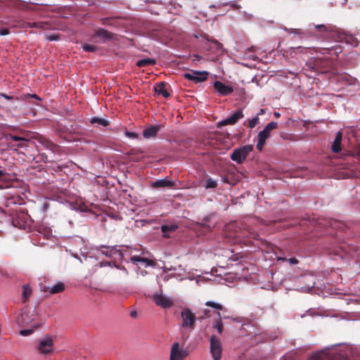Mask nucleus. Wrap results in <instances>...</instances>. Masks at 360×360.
Listing matches in <instances>:
<instances>
[{"mask_svg": "<svg viewBox=\"0 0 360 360\" xmlns=\"http://www.w3.org/2000/svg\"><path fill=\"white\" fill-rule=\"evenodd\" d=\"M252 150H253V146L251 145H246V146H243L242 147L238 148L233 151V153L231 155V159L233 161H234L238 164H241L245 160L248 154Z\"/></svg>", "mask_w": 360, "mask_h": 360, "instance_id": "f257e3e1", "label": "nucleus"}, {"mask_svg": "<svg viewBox=\"0 0 360 360\" xmlns=\"http://www.w3.org/2000/svg\"><path fill=\"white\" fill-rule=\"evenodd\" d=\"M153 300L156 305L166 309L173 305V300L171 297L164 295L162 292H155L153 295Z\"/></svg>", "mask_w": 360, "mask_h": 360, "instance_id": "f03ea898", "label": "nucleus"}, {"mask_svg": "<svg viewBox=\"0 0 360 360\" xmlns=\"http://www.w3.org/2000/svg\"><path fill=\"white\" fill-rule=\"evenodd\" d=\"M53 339L50 336H46L41 339L38 346V351L41 354H50L53 352Z\"/></svg>", "mask_w": 360, "mask_h": 360, "instance_id": "7ed1b4c3", "label": "nucleus"}, {"mask_svg": "<svg viewBox=\"0 0 360 360\" xmlns=\"http://www.w3.org/2000/svg\"><path fill=\"white\" fill-rule=\"evenodd\" d=\"M188 352L180 347L176 342L172 344L170 352V360H183L188 355Z\"/></svg>", "mask_w": 360, "mask_h": 360, "instance_id": "20e7f679", "label": "nucleus"}, {"mask_svg": "<svg viewBox=\"0 0 360 360\" xmlns=\"http://www.w3.org/2000/svg\"><path fill=\"white\" fill-rule=\"evenodd\" d=\"M184 77L195 83H199L207 80L208 72L207 71H192L184 75Z\"/></svg>", "mask_w": 360, "mask_h": 360, "instance_id": "39448f33", "label": "nucleus"}, {"mask_svg": "<svg viewBox=\"0 0 360 360\" xmlns=\"http://www.w3.org/2000/svg\"><path fill=\"white\" fill-rule=\"evenodd\" d=\"M210 349L214 360H219L221 355V346L220 341L214 336L210 338Z\"/></svg>", "mask_w": 360, "mask_h": 360, "instance_id": "423d86ee", "label": "nucleus"}, {"mask_svg": "<svg viewBox=\"0 0 360 360\" xmlns=\"http://www.w3.org/2000/svg\"><path fill=\"white\" fill-rule=\"evenodd\" d=\"M181 316L183 319V326L186 327H191L195 319V314L191 312L189 309H184L181 312Z\"/></svg>", "mask_w": 360, "mask_h": 360, "instance_id": "0eeeda50", "label": "nucleus"}, {"mask_svg": "<svg viewBox=\"0 0 360 360\" xmlns=\"http://www.w3.org/2000/svg\"><path fill=\"white\" fill-rule=\"evenodd\" d=\"M214 89L221 96L229 95L233 91L231 86H226L219 81H217L214 83Z\"/></svg>", "mask_w": 360, "mask_h": 360, "instance_id": "6e6552de", "label": "nucleus"}, {"mask_svg": "<svg viewBox=\"0 0 360 360\" xmlns=\"http://www.w3.org/2000/svg\"><path fill=\"white\" fill-rule=\"evenodd\" d=\"M243 117V111L242 110H237L233 115H231L230 117H229L226 119L221 121L219 124L221 126H224V125H227V124H233L238 120L242 118Z\"/></svg>", "mask_w": 360, "mask_h": 360, "instance_id": "1a4fd4ad", "label": "nucleus"}, {"mask_svg": "<svg viewBox=\"0 0 360 360\" xmlns=\"http://www.w3.org/2000/svg\"><path fill=\"white\" fill-rule=\"evenodd\" d=\"M132 262H140L142 263L145 266H153L155 262L149 259L141 257L139 256H134L131 258Z\"/></svg>", "mask_w": 360, "mask_h": 360, "instance_id": "9d476101", "label": "nucleus"}, {"mask_svg": "<svg viewBox=\"0 0 360 360\" xmlns=\"http://www.w3.org/2000/svg\"><path fill=\"white\" fill-rule=\"evenodd\" d=\"M154 89L158 95H161L165 98H168L169 96V94L165 89V85L164 83L156 84L154 87Z\"/></svg>", "mask_w": 360, "mask_h": 360, "instance_id": "9b49d317", "label": "nucleus"}, {"mask_svg": "<svg viewBox=\"0 0 360 360\" xmlns=\"http://www.w3.org/2000/svg\"><path fill=\"white\" fill-rule=\"evenodd\" d=\"M159 130V127L157 126H153L146 129L143 132V136L146 139H150L156 136L157 132Z\"/></svg>", "mask_w": 360, "mask_h": 360, "instance_id": "f8f14e48", "label": "nucleus"}, {"mask_svg": "<svg viewBox=\"0 0 360 360\" xmlns=\"http://www.w3.org/2000/svg\"><path fill=\"white\" fill-rule=\"evenodd\" d=\"M65 290V285L63 282L58 281L51 287L49 288L48 291L51 294H56L63 292Z\"/></svg>", "mask_w": 360, "mask_h": 360, "instance_id": "ddd939ff", "label": "nucleus"}, {"mask_svg": "<svg viewBox=\"0 0 360 360\" xmlns=\"http://www.w3.org/2000/svg\"><path fill=\"white\" fill-rule=\"evenodd\" d=\"M341 141H342V134L338 132L336 135V137L334 140L333 144L332 146V150L335 153H338L341 150Z\"/></svg>", "mask_w": 360, "mask_h": 360, "instance_id": "4468645a", "label": "nucleus"}, {"mask_svg": "<svg viewBox=\"0 0 360 360\" xmlns=\"http://www.w3.org/2000/svg\"><path fill=\"white\" fill-rule=\"evenodd\" d=\"M153 187L173 186V181L168 179H159L152 183Z\"/></svg>", "mask_w": 360, "mask_h": 360, "instance_id": "2eb2a0df", "label": "nucleus"}, {"mask_svg": "<svg viewBox=\"0 0 360 360\" xmlns=\"http://www.w3.org/2000/svg\"><path fill=\"white\" fill-rule=\"evenodd\" d=\"M155 63V60L152 58H145L137 61L136 65L139 67H145L148 65H152Z\"/></svg>", "mask_w": 360, "mask_h": 360, "instance_id": "dca6fc26", "label": "nucleus"}, {"mask_svg": "<svg viewBox=\"0 0 360 360\" xmlns=\"http://www.w3.org/2000/svg\"><path fill=\"white\" fill-rule=\"evenodd\" d=\"M91 122L93 124L97 123V124H101L103 126H107L108 124V123H109V122L108 120H103V119H101V118H98V117L92 118Z\"/></svg>", "mask_w": 360, "mask_h": 360, "instance_id": "f3484780", "label": "nucleus"}, {"mask_svg": "<svg viewBox=\"0 0 360 360\" xmlns=\"http://www.w3.org/2000/svg\"><path fill=\"white\" fill-rule=\"evenodd\" d=\"M270 135H271V133H269V131H267L266 130H265L264 129L262 131H261L258 134L257 138H259L261 139L266 141L267 139H269L270 137Z\"/></svg>", "mask_w": 360, "mask_h": 360, "instance_id": "a211bd4d", "label": "nucleus"}, {"mask_svg": "<svg viewBox=\"0 0 360 360\" xmlns=\"http://www.w3.org/2000/svg\"><path fill=\"white\" fill-rule=\"evenodd\" d=\"M205 304L207 307H210L217 309L218 310H221L222 309V305L221 304L217 303V302H212V301H207V302H206Z\"/></svg>", "mask_w": 360, "mask_h": 360, "instance_id": "6ab92c4d", "label": "nucleus"}, {"mask_svg": "<svg viewBox=\"0 0 360 360\" xmlns=\"http://www.w3.org/2000/svg\"><path fill=\"white\" fill-rule=\"evenodd\" d=\"M277 126H278V124L277 122H271L270 123H269L264 129L265 130H266L267 131H269V133H271V131L274 129H276L277 128Z\"/></svg>", "mask_w": 360, "mask_h": 360, "instance_id": "aec40b11", "label": "nucleus"}, {"mask_svg": "<svg viewBox=\"0 0 360 360\" xmlns=\"http://www.w3.org/2000/svg\"><path fill=\"white\" fill-rule=\"evenodd\" d=\"M82 49L84 51L86 52H94L97 49V48L94 45L91 44H84V46H82Z\"/></svg>", "mask_w": 360, "mask_h": 360, "instance_id": "412c9836", "label": "nucleus"}, {"mask_svg": "<svg viewBox=\"0 0 360 360\" xmlns=\"http://www.w3.org/2000/svg\"><path fill=\"white\" fill-rule=\"evenodd\" d=\"M259 117L258 115L253 117L252 120L249 121L248 126L250 128L255 127L259 123Z\"/></svg>", "mask_w": 360, "mask_h": 360, "instance_id": "4be33fe9", "label": "nucleus"}, {"mask_svg": "<svg viewBox=\"0 0 360 360\" xmlns=\"http://www.w3.org/2000/svg\"><path fill=\"white\" fill-rule=\"evenodd\" d=\"M266 141L261 139L259 138H257V143L256 145V147L259 151H262V148L265 144Z\"/></svg>", "mask_w": 360, "mask_h": 360, "instance_id": "5701e85b", "label": "nucleus"}, {"mask_svg": "<svg viewBox=\"0 0 360 360\" xmlns=\"http://www.w3.org/2000/svg\"><path fill=\"white\" fill-rule=\"evenodd\" d=\"M32 293V290L30 288L25 286L23 288L22 295L25 300L28 299Z\"/></svg>", "mask_w": 360, "mask_h": 360, "instance_id": "b1692460", "label": "nucleus"}, {"mask_svg": "<svg viewBox=\"0 0 360 360\" xmlns=\"http://www.w3.org/2000/svg\"><path fill=\"white\" fill-rule=\"evenodd\" d=\"M217 181H214V180H212V179H208L206 182V186L205 187L207 188H215L217 186Z\"/></svg>", "mask_w": 360, "mask_h": 360, "instance_id": "393cba45", "label": "nucleus"}, {"mask_svg": "<svg viewBox=\"0 0 360 360\" xmlns=\"http://www.w3.org/2000/svg\"><path fill=\"white\" fill-rule=\"evenodd\" d=\"M34 328L21 330L20 334L23 336L29 335L34 332Z\"/></svg>", "mask_w": 360, "mask_h": 360, "instance_id": "a878e982", "label": "nucleus"}, {"mask_svg": "<svg viewBox=\"0 0 360 360\" xmlns=\"http://www.w3.org/2000/svg\"><path fill=\"white\" fill-rule=\"evenodd\" d=\"M59 39V37L58 35L57 34H49V35H46V39L49 40V41H56Z\"/></svg>", "mask_w": 360, "mask_h": 360, "instance_id": "bb28decb", "label": "nucleus"}, {"mask_svg": "<svg viewBox=\"0 0 360 360\" xmlns=\"http://www.w3.org/2000/svg\"><path fill=\"white\" fill-rule=\"evenodd\" d=\"M347 42L355 46L357 45L358 44L357 40L354 39L352 36H349L347 38Z\"/></svg>", "mask_w": 360, "mask_h": 360, "instance_id": "cd10ccee", "label": "nucleus"}, {"mask_svg": "<svg viewBox=\"0 0 360 360\" xmlns=\"http://www.w3.org/2000/svg\"><path fill=\"white\" fill-rule=\"evenodd\" d=\"M176 229L175 226H162V231L163 233H166L167 231H174Z\"/></svg>", "mask_w": 360, "mask_h": 360, "instance_id": "c85d7f7f", "label": "nucleus"}, {"mask_svg": "<svg viewBox=\"0 0 360 360\" xmlns=\"http://www.w3.org/2000/svg\"><path fill=\"white\" fill-rule=\"evenodd\" d=\"M215 328L217 329L218 332L219 333H222V330H223V323H221V321H219L216 326H215Z\"/></svg>", "mask_w": 360, "mask_h": 360, "instance_id": "c756f323", "label": "nucleus"}, {"mask_svg": "<svg viewBox=\"0 0 360 360\" xmlns=\"http://www.w3.org/2000/svg\"><path fill=\"white\" fill-rule=\"evenodd\" d=\"M8 33H9L8 30L6 28L0 30V35L1 36H6V35L8 34Z\"/></svg>", "mask_w": 360, "mask_h": 360, "instance_id": "7c9ffc66", "label": "nucleus"}, {"mask_svg": "<svg viewBox=\"0 0 360 360\" xmlns=\"http://www.w3.org/2000/svg\"><path fill=\"white\" fill-rule=\"evenodd\" d=\"M9 137L13 140V141H20V140H24L21 137H19V136H13V135H9Z\"/></svg>", "mask_w": 360, "mask_h": 360, "instance_id": "2f4dec72", "label": "nucleus"}, {"mask_svg": "<svg viewBox=\"0 0 360 360\" xmlns=\"http://www.w3.org/2000/svg\"><path fill=\"white\" fill-rule=\"evenodd\" d=\"M127 135L129 137H136V135L135 133L133 132H127Z\"/></svg>", "mask_w": 360, "mask_h": 360, "instance_id": "473e14b6", "label": "nucleus"}, {"mask_svg": "<svg viewBox=\"0 0 360 360\" xmlns=\"http://www.w3.org/2000/svg\"><path fill=\"white\" fill-rule=\"evenodd\" d=\"M289 262H290V264H297V259H295V258H291V259H289Z\"/></svg>", "mask_w": 360, "mask_h": 360, "instance_id": "72a5a7b5", "label": "nucleus"}, {"mask_svg": "<svg viewBox=\"0 0 360 360\" xmlns=\"http://www.w3.org/2000/svg\"><path fill=\"white\" fill-rule=\"evenodd\" d=\"M1 96H2V97H4V98H6V99H7V100H11V99H12V97L8 96H6V95H4V94H2V95H1Z\"/></svg>", "mask_w": 360, "mask_h": 360, "instance_id": "f704fd0d", "label": "nucleus"}, {"mask_svg": "<svg viewBox=\"0 0 360 360\" xmlns=\"http://www.w3.org/2000/svg\"><path fill=\"white\" fill-rule=\"evenodd\" d=\"M274 115L276 117V118H278L280 117V113L278 112H274Z\"/></svg>", "mask_w": 360, "mask_h": 360, "instance_id": "c9c22d12", "label": "nucleus"}, {"mask_svg": "<svg viewBox=\"0 0 360 360\" xmlns=\"http://www.w3.org/2000/svg\"><path fill=\"white\" fill-rule=\"evenodd\" d=\"M264 112H265L264 109H261V110H259V113H258V115H262V114H264Z\"/></svg>", "mask_w": 360, "mask_h": 360, "instance_id": "e433bc0d", "label": "nucleus"}, {"mask_svg": "<svg viewBox=\"0 0 360 360\" xmlns=\"http://www.w3.org/2000/svg\"><path fill=\"white\" fill-rule=\"evenodd\" d=\"M214 44L216 47H219L221 49V45L218 42L215 41L214 42Z\"/></svg>", "mask_w": 360, "mask_h": 360, "instance_id": "4c0bfd02", "label": "nucleus"}, {"mask_svg": "<svg viewBox=\"0 0 360 360\" xmlns=\"http://www.w3.org/2000/svg\"><path fill=\"white\" fill-rule=\"evenodd\" d=\"M31 96L34 98H36V99H39V98L36 95V94H32L31 95Z\"/></svg>", "mask_w": 360, "mask_h": 360, "instance_id": "58836bf2", "label": "nucleus"}, {"mask_svg": "<svg viewBox=\"0 0 360 360\" xmlns=\"http://www.w3.org/2000/svg\"><path fill=\"white\" fill-rule=\"evenodd\" d=\"M131 316H134L136 315V313L135 312H131Z\"/></svg>", "mask_w": 360, "mask_h": 360, "instance_id": "ea45409f", "label": "nucleus"}, {"mask_svg": "<svg viewBox=\"0 0 360 360\" xmlns=\"http://www.w3.org/2000/svg\"><path fill=\"white\" fill-rule=\"evenodd\" d=\"M195 59H198L199 60V56L198 55H195Z\"/></svg>", "mask_w": 360, "mask_h": 360, "instance_id": "a19ab883", "label": "nucleus"}, {"mask_svg": "<svg viewBox=\"0 0 360 360\" xmlns=\"http://www.w3.org/2000/svg\"><path fill=\"white\" fill-rule=\"evenodd\" d=\"M3 175V172L0 170V177Z\"/></svg>", "mask_w": 360, "mask_h": 360, "instance_id": "79ce46f5", "label": "nucleus"}]
</instances>
